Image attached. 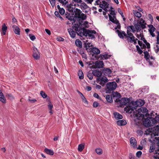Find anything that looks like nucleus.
Returning a JSON list of instances; mask_svg holds the SVG:
<instances>
[{"instance_id":"6e6d98bb","label":"nucleus","mask_w":159,"mask_h":159,"mask_svg":"<svg viewBox=\"0 0 159 159\" xmlns=\"http://www.w3.org/2000/svg\"><path fill=\"white\" fill-rule=\"evenodd\" d=\"M134 27L133 25H130V26H128L127 27V30H134Z\"/></svg>"},{"instance_id":"ea45409f","label":"nucleus","mask_w":159,"mask_h":159,"mask_svg":"<svg viewBox=\"0 0 159 159\" xmlns=\"http://www.w3.org/2000/svg\"><path fill=\"white\" fill-rule=\"evenodd\" d=\"M131 30H127V36H125V37H127L129 36V37H130L131 36H132L133 35V34L130 32Z\"/></svg>"},{"instance_id":"393cba45","label":"nucleus","mask_w":159,"mask_h":159,"mask_svg":"<svg viewBox=\"0 0 159 159\" xmlns=\"http://www.w3.org/2000/svg\"><path fill=\"white\" fill-rule=\"evenodd\" d=\"M112 97L114 98H120L121 95L120 94L117 92H112Z\"/></svg>"},{"instance_id":"0e129e2a","label":"nucleus","mask_w":159,"mask_h":159,"mask_svg":"<svg viewBox=\"0 0 159 159\" xmlns=\"http://www.w3.org/2000/svg\"><path fill=\"white\" fill-rule=\"evenodd\" d=\"M29 98H30V97H29ZM29 100L32 103H34L36 101V100L35 99H30L29 98Z\"/></svg>"},{"instance_id":"c85d7f7f","label":"nucleus","mask_w":159,"mask_h":159,"mask_svg":"<svg viewBox=\"0 0 159 159\" xmlns=\"http://www.w3.org/2000/svg\"><path fill=\"white\" fill-rule=\"evenodd\" d=\"M75 44L77 47L80 48H81L82 47V42L79 39L76 40L75 41Z\"/></svg>"},{"instance_id":"b1692460","label":"nucleus","mask_w":159,"mask_h":159,"mask_svg":"<svg viewBox=\"0 0 159 159\" xmlns=\"http://www.w3.org/2000/svg\"><path fill=\"white\" fill-rule=\"evenodd\" d=\"M114 115L116 119L117 120L121 119L122 118V116L117 112H115L114 113Z\"/></svg>"},{"instance_id":"4be33fe9","label":"nucleus","mask_w":159,"mask_h":159,"mask_svg":"<svg viewBox=\"0 0 159 159\" xmlns=\"http://www.w3.org/2000/svg\"><path fill=\"white\" fill-rule=\"evenodd\" d=\"M117 125L119 126H123L125 125L126 123V121L125 120H118L116 122Z\"/></svg>"},{"instance_id":"a19ab883","label":"nucleus","mask_w":159,"mask_h":159,"mask_svg":"<svg viewBox=\"0 0 159 159\" xmlns=\"http://www.w3.org/2000/svg\"><path fill=\"white\" fill-rule=\"evenodd\" d=\"M143 42L145 43V45L147 46V48L148 49H149L150 48V44L145 39H144L143 40Z\"/></svg>"},{"instance_id":"c03bdc74","label":"nucleus","mask_w":159,"mask_h":159,"mask_svg":"<svg viewBox=\"0 0 159 159\" xmlns=\"http://www.w3.org/2000/svg\"><path fill=\"white\" fill-rule=\"evenodd\" d=\"M115 24H116L117 25V26L115 28V29H120L121 26H120V24L119 23V20H117L116 21V22L115 23Z\"/></svg>"},{"instance_id":"39448f33","label":"nucleus","mask_w":159,"mask_h":159,"mask_svg":"<svg viewBox=\"0 0 159 159\" xmlns=\"http://www.w3.org/2000/svg\"><path fill=\"white\" fill-rule=\"evenodd\" d=\"M117 86V84L114 81L109 82L107 83L106 89V93H110L115 90Z\"/></svg>"},{"instance_id":"79ce46f5","label":"nucleus","mask_w":159,"mask_h":159,"mask_svg":"<svg viewBox=\"0 0 159 159\" xmlns=\"http://www.w3.org/2000/svg\"><path fill=\"white\" fill-rule=\"evenodd\" d=\"M95 152L98 155H101L102 153V150L100 148L96 149H95Z\"/></svg>"},{"instance_id":"5701e85b","label":"nucleus","mask_w":159,"mask_h":159,"mask_svg":"<svg viewBox=\"0 0 159 159\" xmlns=\"http://www.w3.org/2000/svg\"><path fill=\"white\" fill-rule=\"evenodd\" d=\"M80 3V7L82 10L87 9L89 7L87 4L85 2H83Z\"/></svg>"},{"instance_id":"473e14b6","label":"nucleus","mask_w":159,"mask_h":159,"mask_svg":"<svg viewBox=\"0 0 159 159\" xmlns=\"http://www.w3.org/2000/svg\"><path fill=\"white\" fill-rule=\"evenodd\" d=\"M78 75L80 79L82 80L84 79V74L81 70H79L78 73Z\"/></svg>"},{"instance_id":"c756f323","label":"nucleus","mask_w":159,"mask_h":159,"mask_svg":"<svg viewBox=\"0 0 159 159\" xmlns=\"http://www.w3.org/2000/svg\"><path fill=\"white\" fill-rule=\"evenodd\" d=\"M6 97L10 100H12L14 98V96L11 93H6Z\"/></svg>"},{"instance_id":"338daca9","label":"nucleus","mask_w":159,"mask_h":159,"mask_svg":"<svg viewBox=\"0 0 159 159\" xmlns=\"http://www.w3.org/2000/svg\"><path fill=\"white\" fill-rule=\"evenodd\" d=\"M147 48V46L145 44H143L142 46L141 47V48L142 49H144L146 50V48Z\"/></svg>"},{"instance_id":"58836bf2","label":"nucleus","mask_w":159,"mask_h":159,"mask_svg":"<svg viewBox=\"0 0 159 159\" xmlns=\"http://www.w3.org/2000/svg\"><path fill=\"white\" fill-rule=\"evenodd\" d=\"M103 71L106 73L110 74L111 72V70L108 68H104Z\"/></svg>"},{"instance_id":"9d476101","label":"nucleus","mask_w":159,"mask_h":159,"mask_svg":"<svg viewBox=\"0 0 159 159\" xmlns=\"http://www.w3.org/2000/svg\"><path fill=\"white\" fill-rule=\"evenodd\" d=\"M97 80V82L98 83L100 82L99 84L102 86H103L108 81V79L105 76L98 77Z\"/></svg>"},{"instance_id":"09e8293b","label":"nucleus","mask_w":159,"mask_h":159,"mask_svg":"<svg viewBox=\"0 0 159 159\" xmlns=\"http://www.w3.org/2000/svg\"><path fill=\"white\" fill-rule=\"evenodd\" d=\"M127 37H125V38H126L128 42H130L131 43H133V40L132 39V38L131 36L130 37H129V36Z\"/></svg>"},{"instance_id":"cd10ccee","label":"nucleus","mask_w":159,"mask_h":159,"mask_svg":"<svg viewBox=\"0 0 159 159\" xmlns=\"http://www.w3.org/2000/svg\"><path fill=\"white\" fill-rule=\"evenodd\" d=\"M44 152L47 154L53 155L54 154V152L53 151L50 149H48L47 148H45L44 150Z\"/></svg>"},{"instance_id":"e433bc0d","label":"nucleus","mask_w":159,"mask_h":159,"mask_svg":"<svg viewBox=\"0 0 159 159\" xmlns=\"http://www.w3.org/2000/svg\"><path fill=\"white\" fill-rule=\"evenodd\" d=\"M87 76L90 80H91L93 79V73L88 72L87 74Z\"/></svg>"},{"instance_id":"f8f14e48","label":"nucleus","mask_w":159,"mask_h":159,"mask_svg":"<svg viewBox=\"0 0 159 159\" xmlns=\"http://www.w3.org/2000/svg\"><path fill=\"white\" fill-rule=\"evenodd\" d=\"M33 56L34 58L37 60L40 58V54L37 48L34 47L33 48Z\"/></svg>"},{"instance_id":"c9c22d12","label":"nucleus","mask_w":159,"mask_h":159,"mask_svg":"<svg viewBox=\"0 0 159 159\" xmlns=\"http://www.w3.org/2000/svg\"><path fill=\"white\" fill-rule=\"evenodd\" d=\"M148 27L149 28V32L150 31H154L156 30L155 28L152 25H148Z\"/></svg>"},{"instance_id":"f03ea898","label":"nucleus","mask_w":159,"mask_h":159,"mask_svg":"<svg viewBox=\"0 0 159 159\" xmlns=\"http://www.w3.org/2000/svg\"><path fill=\"white\" fill-rule=\"evenodd\" d=\"M153 113L155 112H151L149 116H146L145 120L143 121V125L146 127H148L151 126H153L158 121H159V115L155 116Z\"/></svg>"},{"instance_id":"412c9836","label":"nucleus","mask_w":159,"mask_h":159,"mask_svg":"<svg viewBox=\"0 0 159 159\" xmlns=\"http://www.w3.org/2000/svg\"><path fill=\"white\" fill-rule=\"evenodd\" d=\"M88 42V41L86 40V42L84 43V48H85L86 50H87L88 52L89 51L88 50H89V48L90 47H93V45L91 44V43H87Z\"/></svg>"},{"instance_id":"9b49d317","label":"nucleus","mask_w":159,"mask_h":159,"mask_svg":"<svg viewBox=\"0 0 159 159\" xmlns=\"http://www.w3.org/2000/svg\"><path fill=\"white\" fill-rule=\"evenodd\" d=\"M157 42L154 46V49L156 53H157L159 50V47L158 44H159V32L157 31Z\"/></svg>"},{"instance_id":"f704fd0d","label":"nucleus","mask_w":159,"mask_h":159,"mask_svg":"<svg viewBox=\"0 0 159 159\" xmlns=\"http://www.w3.org/2000/svg\"><path fill=\"white\" fill-rule=\"evenodd\" d=\"M155 148V146L154 144H152L150 146L149 149V152H152L154 151Z\"/></svg>"},{"instance_id":"4d7b16f0","label":"nucleus","mask_w":159,"mask_h":159,"mask_svg":"<svg viewBox=\"0 0 159 159\" xmlns=\"http://www.w3.org/2000/svg\"><path fill=\"white\" fill-rule=\"evenodd\" d=\"M75 8H73V7H71V8H69L68 9V11L70 12L73 13L74 12V10H75Z\"/></svg>"},{"instance_id":"bf43d9fd","label":"nucleus","mask_w":159,"mask_h":159,"mask_svg":"<svg viewBox=\"0 0 159 159\" xmlns=\"http://www.w3.org/2000/svg\"><path fill=\"white\" fill-rule=\"evenodd\" d=\"M99 105L98 103L97 102H94L93 104V106L94 107H97Z\"/></svg>"},{"instance_id":"7ed1b4c3","label":"nucleus","mask_w":159,"mask_h":159,"mask_svg":"<svg viewBox=\"0 0 159 159\" xmlns=\"http://www.w3.org/2000/svg\"><path fill=\"white\" fill-rule=\"evenodd\" d=\"M144 103V101L142 100L136 101L135 102H132L131 104V105L129 106L125 107L124 110L126 111V112L131 113L134 109H136L138 107H140L143 106Z\"/></svg>"},{"instance_id":"ddd939ff","label":"nucleus","mask_w":159,"mask_h":159,"mask_svg":"<svg viewBox=\"0 0 159 159\" xmlns=\"http://www.w3.org/2000/svg\"><path fill=\"white\" fill-rule=\"evenodd\" d=\"M143 53L144 55V58L148 62L149 65L152 66V62L150 61V56L149 53L147 51H145L143 52Z\"/></svg>"},{"instance_id":"2eb2a0df","label":"nucleus","mask_w":159,"mask_h":159,"mask_svg":"<svg viewBox=\"0 0 159 159\" xmlns=\"http://www.w3.org/2000/svg\"><path fill=\"white\" fill-rule=\"evenodd\" d=\"M130 102V99L129 98H123L120 100V104L122 106H125Z\"/></svg>"},{"instance_id":"864d4df0","label":"nucleus","mask_w":159,"mask_h":159,"mask_svg":"<svg viewBox=\"0 0 159 159\" xmlns=\"http://www.w3.org/2000/svg\"><path fill=\"white\" fill-rule=\"evenodd\" d=\"M48 106L49 110H51V109H52V108H53V105L51 103V102L50 101L49 102Z\"/></svg>"},{"instance_id":"680f3d73","label":"nucleus","mask_w":159,"mask_h":159,"mask_svg":"<svg viewBox=\"0 0 159 159\" xmlns=\"http://www.w3.org/2000/svg\"><path fill=\"white\" fill-rule=\"evenodd\" d=\"M57 39L59 41H63L64 40V39L63 38L60 37L57 38Z\"/></svg>"},{"instance_id":"423d86ee","label":"nucleus","mask_w":159,"mask_h":159,"mask_svg":"<svg viewBox=\"0 0 159 159\" xmlns=\"http://www.w3.org/2000/svg\"><path fill=\"white\" fill-rule=\"evenodd\" d=\"M83 22L82 20H77L76 23L74 24L72 26V28H70L68 29L69 34L72 38H74L75 37L76 33V31L75 30V28L74 27V26L76 24L79 25V23L81 24V23H83Z\"/></svg>"},{"instance_id":"603ef678","label":"nucleus","mask_w":159,"mask_h":159,"mask_svg":"<svg viewBox=\"0 0 159 159\" xmlns=\"http://www.w3.org/2000/svg\"><path fill=\"white\" fill-rule=\"evenodd\" d=\"M102 2L103 4H104V7H109L108 6H109V5L107 2H106L105 0H103L102 1Z\"/></svg>"},{"instance_id":"aec40b11","label":"nucleus","mask_w":159,"mask_h":159,"mask_svg":"<svg viewBox=\"0 0 159 159\" xmlns=\"http://www.w3.org/2000/svg\"><path fill=\"white\" fill-rule=\"evenodd\" d=\"M12 27L13 29V31L17 35H19L20 32L19 28L16 25H13Z\"/></svg>"},{"instance_id":"13d9d810","label":"nucleus","mask_w":159,"mask_h":159,"mask_svg":"<svg viewBox=\"0 0 159 159\" xmlns=\"http://www.w3.org/2000/svg\"><path fill=\"white\" fill-rule=\"evenodd\" d=\"M81 98L82 99L83 101L84 102V103H88V102L87 101V100L86 98L84 96H83V97H81Z\"/></svg>"},{"instance_id":"72a5a7b5","label":"nucleus","mask_w":159,"mask_h":159,"mask_svg":"<svg viewBox=\"0 0 159 159\" xmlns=\"http://www.w3.org/2000/svg\"><path fill=\"white\" fill-rule=\"evenodd\" d=\"M100 58H101V59H107L108 58V54L107 53H106L103 55H100Z\"/></svg>"},{"instance_id":"1a4fd4ad","label":"nucleus","mask_w":159,"mask_h":159,"mask_svg":"<svg viewBox=\"0 0 159 159\" xmlns=\"http://www.w3.org/2000/svg\"><path fill=\"white\" fill-rule=\"evenodd\" d=\"M142 24L141 21H140L134 25V26L137 32H140L141 30V28L142 29H143L146 28V26Z\"/></svg>"},{"instance_id":"bb28decb","label":"nucleus","mask_w":159,"mask_h":159,"mask_svg":"<svg viewBox=\"0 0 159 159\" xmlns=\"http://www.w3.org/2000/svg\"><path fill=\"white\" fill-rule=\"evenodd\" d=\"M106 99L108 102L111 103L113 101L112 96L109 95L107 94L106 95Z\"/></svg>"},{"instance_id":"6ab92c4d","label":"nucleus","mask_w":159,"mask_h":159,"mask_svg":"<svg viewBox=\"0 0 159 159\" xmlns=\"http://www.w3.org/2000/svg\"><path fill=\"white\" fill-rule=\"evenodd\" d=\"M131 145L134 148L137 146V142L136 139L134 137H131L130 139Z\"/></svg>"},{"instance_id":"69168bd1","label":"nucleus","mask_w":159,"mask_h":159,"mask_svg":"<svg viewBox=\"0 0 159 159\" xmlns=\"http://www.w3.org/2000/svg\"><path fill=\"white\" fill-rule=\"evenodd\" d=\"M118 12H119V13L120 14V15H121V16L122 17H123V16H124V15H123V12L122 11H121V9H120V8H119L118 10Z\"/></svg>"},{"instance_id":"20e7f679","label":"nucleus","mask_w":159,"mask_h":159,"mask_svg":"<svg viewBox=\"0 0 159 159\" xmlns=\"http://www.w3.org/2000/svg\"><path fill=\"white\" fill-rule=\"evenodd\" d=\"M136 116L138 117L139 120L143 119L145 116H149V114L147 108L144 107H141L138 109L137 111H136L135 113Z\"/></svg>"},{"instance_id":"a211bd4d","label":"nucleus","mask_w":159,"mask_h":159,"mask_svg":"<svg viewBox=\"0 0 159 159\" xmlns=\"http://www.w3.org/2000/svg\"><path fill=\"white\" fill-rule=\"evenodd\" d=\"M95 65L96 68H100L103 67L104 65L103 61H98L95 62Z\"/></svg>"},{"instance_id":"774afa93","label":"nucleus","mask_w":159,"mask_h":159,"mask_svg":"<svg viewBox=\"0 0 159 159\" xmlns=\"http://www.w3.org/2000/svg\"><path fill=\"white\" fill-rule=\"evenodd\" d=\"M141 48H139V49L137 50V51H138V52L139 54H141L143 52V51L141 50Z\"/></svg>"},{"instance_id":"6e6552de","label":"nucleus","mask_w":159,"mask_h":159,"mask_svg":"<svg viewBox=\"0 0 159 159\" xmlns=\"http://www.w3.org/2000/svg\"><path fill=\"white\" fill-rule=\"evenodd\" d=\"M74 15V13H70L67 12H66L65 15V17L70 20L73 25L75 24L77 21H76L75 19L74 18V17L73 16Z\"/></svg>"},{"instance_id":"a18cd8bd","label":"nucleus","mask_w":159,"mask_h":159,"mask_svg":"<svg viewBox=\"0 0 159 159\" xmlns=\"http://www.w3.org/2000/svg\"><path fill=\"white\" fill-rule=\"evenodd\" d=\"M40 94L41 96L44 98H46L47 96V95L43 91H41Z\"/></svg>"},{"instance_id":"5fc2aeb1","label":"nucleus","mask_w":159,"mask_h":159,"mask_svg":"<svg viewBox=\"0 0 159 159\" xmlns=\"http://www.w3.org/2000/svg\"><path fill=\"white\" fill-rule=\"evenodd\" d=\"M142 154V152L141 151H139L137 152L136 153V156L139 158L140 157Z\"/></svg>"},{"instance_id":"49530a36","label":"nucleus","mask_w":159,"mask_h":159,"mask_svg":"<svg viewBox=\"0 0 159 159\" xmlns=\"http://www.w3.org/2000/svg\"><path fill=\"white\" fill-rule=\"evenodd\" d=\"M29 36L30 38V39L32 41H34L36 39L35 36L32 34H29Z\"/></svg>"},{"instance_id":"f3484780","label":"nucleus","mask_w":159,"mask_h":159,"mask_svg":"<svg viewBox=\"0 0 159 159\" xmlns=\"http://www.w3.org/2000/svg\"><path fill=\"white\" fill-rule=\"evenodd\" d=\"M92 73L94 76L98 77H100L102 74V71L98 70H93Z\"/></svg>"},{"instance_id":"4468645a","label":"nucleus","mask_w":159,"mask_h":159,"mask_svg":"<svg viewBox=\"0 0 159 159\" xmlns=\"http://www.w3.org/2000/svg\"><path fill=\"white\" fill-rule=\"evenodd\" d=\"M82 13L81 11L79 9L75 8L74 11V18L76 20V18H79L80 17V15Z\"/></svg>"},{"instance_id":"4c0bfd02","label":"nucleus","mask_w":159,"mask_h":159,"mask_svg":"<svg viewBox=\"0 0 159 159\" xmlns=\"http://www.w3.org/2000/svg\"><path fill=\"white\" fill-rule=\"evenodd\" d=\"M86 15L84 14V13H81L80 15V17L79 18V19H80L82 20H86Z\"/></svg>"},{"instance_id":"7c9ffc66","label":"nucleus","mask_w":159,"mask_h":159,"mask_svg":"<svg viewBox=\"0 0 159 159\" xmlns=\"http://www.w3.org/2000/svg\"><path fill=\"white\" fill-rule=\"evenodd\" d=\"M84 148V144H80L78 145V150L79 152H82Z\"/></svg>"},{"instance_id":"f257e3e1","label":"nucleus","mask_w":159,"mask_h":159,"mask_svg":"<svg viewBox=\"0 0 159 159\" xmlns=\"http://www.w3.org/2000/svg\"><path fill=\"white\" fill-rule=\"evenodd\" d=\"M74 27L75 28V30L76 31V34L78 35L81 37L85 36L87 39H93L95 38L93 34H96V32L94 30H90L85 29L83 27L82 23H79V25H75Z\"/></svg>"},{"instance_id":"37998d69","label":"nucleus","mask_w":159,"mask_h":159,"mask_svg":"<svg viewBox=\"0 0 159 159\" xmlns=\"http://www.w3.org/2000/svg\"><path fill=\"white\" fill-rule=\"evenodd\" d=\"M109 17L110 20L114 23H115L116 21L118 20L116 19L115 20L113 18V17H112L110 15H109Z\"/></svg>"},{"instance_id":"052dcab7","label":"nucleus","mask_w":159,"mask_h":159,"mask_svg":"<svg viewBox=\"0 0 159 159\" xmlns=\"http://www.w3.org/2000/svg\"><path fill=\"white\" fill-rule=\"evenodd\" d=\"M148 17L149 18V19L150 20V21L151 22V23L152 24V22L153 21V18L152 17V16L150 14H149L148 15Z\"/></svg>"},{"instance_id":"de8ad7c7","label":"nucleus","mask_w":159,"mask_h":159,"mask_svg":"<svg viewBox=\"0 0 159 159\" xmlns=\"http://www.w3.org/2000/svg\"><path fill=\"white\" fill-rule=\"evenodd\" d=\"M93 97L95 98H98V99L102 101V100L101 98H100L98 94L96 93H95L93 95Z\"/></svg>"},{"instance_id":"e2e57ef3","label":"nucleus","mask_w":159,"mask_h":159,"mask_svg":"<svg viewBox=\"0 0 159 159\" xmlns=\"http://www.w3.org/2000/svg\"><path fill=\"white\" fill-rule=\"evenodd\" d=\"M149 132L150 133H152L153 131H154L155 130H156V129H155V128L153 127V128H151V129H149Z\"/></svg>"},{"instance_id":"0eeeda50","label":"nucleus","mask_w":159,"mask_h":159,"mask_svg":"<svg viewBox=\"0 0 159 159\" xmlns=\"http://www.w3.org/2000/svg\"><path fill=\"white\" fill-rule=\"evenodd\" d=\"M89 52L92 54V57H94L95 60H98L100 58V56L98 57L97 55L99 54L100 52V50L96 48H93L89 49Z\"/></svg>"},{"instance_id":"3c124183","label":"nucleus","mask_w":159,"mask_h":159,"mask_svg":"<svg viewBox=\"0 0 159 159\" xmlns=\"http://www.w3.org/2000/svg\"><path fill=\"white\" fill-rule=\"evenodd\" d=\"M59 10V12L61 15H63L65 13V10L63 8H62Z\"/></svg>"},{"instance_id":"8fccbe9b","label":"nucleus","mask_w":159,"mask_h":159,"mask_svg":"<svg viewBox=\"0 0 159 159\" xmlns=\"http://www.w3.org/2000/svg\"><path fill=\"white\" fill-rule=\"evenodd\" d=\"M0 101L3 103L6 102V100L4 95V97H0Z\"/></svg>"},{"instance_id":"dca6fc26","label":"nucleus","mask_w":159,"mask_h":159,"mask_svg":"<svg viewBox=\"0 0 159 159\" xmlns=\"http://www.w3.org/2000/svg\"><path fill=\"white\" fill-rule=\"evenodd\" d=\"M116 32L117 33L118 36L121 39H123L124 37H125L127 36L126 34L124 31H121L119 30H117Z\"/></svg>"},{"instance_id":"a878e982","label":"nucleus","mask_w":159,"mask_h":159,"mask_svg":"<svg viewBox=\"0 0 159 159\" xmlns=\"http://www.w3.org/2000/svg\"><path fill=\"white\" fill-rule=\"evenodd\" d=\"M7 29V27L6 26L5 24L4 23L2 26V31L3 35H4L6 34V31Z\"/></svg>"},{"instance_id":"2f4dec72","label":"nucleus","mask_w":159,"mask_h":159,"mask_svg":"<svg viewBox=\"0 0 159 159\" xmlns=\"http://www.w3.org/2000/svg\"><path fill=\"white\" fill-rule=\"evenodd\" d=\"M134 14L135 16L138 18H140L142 16L141 13L136 10L134 11Z\"/></svg>"}]
</instances>
